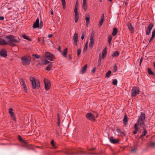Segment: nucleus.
I'll return each mask as SVG.
<instances>
[{
	"label": "nucleus",
	"mask_w": 155,
	"mask_h": 155,
	"mask_svg": "<svg viewBox=\"0 0 155 155\" xmlns=\"http://www.w3.org/2000/svg\"><path fill=\"white\" fill-rule=\"evenodd\" d=\"M51 144L53 148L56 149L58 148V146H56L54 143V141L53 139H52L51 142Z\"/></svg>",
	"instance_id": "393cba45"
},
{
	"label": "nucleus",
	"mask_w": 155,
	"mask_h": 155,
	"mask_svg": "<svg viewBox=\"0 0 155 155\" xmlns=\"http://www.w3.org/2000/svg\"><path fill=\"white\" fill-rule=\"evenodd\" d=\"M86 117L87 118L90 120L95 121V120L94 115L92 114L91 113H87L86 115Z\"/></svg>",
	"instance_id": "0eeeda50"
},
{
	"label": "nucleus",
	"mask_w": 155,
	"mask_h": 155,
	"mask_svg": "<svg viewBox=\"0 0 155 155\" xmlns=\"http://www.w3.org/2000/svg\"><path fill=\"white\" fill-rule=\"evenodd\" d=\"M138 125H139L140 127H142L144 123V120H139L138 119L137 121V123Z\"/></svg>",
	"instance_id": "cd10ccee"
},
{
	"label": "nucleus",
	"mask_w": 155,
	"mask_h": 155,
	"mask_svg": "<svg viewBox=\"0 0 155 155\" xmlns=\"http://www.w3.org/2000/svg\"><path fill=\"white\" fill-rule=\"evenodd\" d=\"M85 20L86 21V25L87 27H88V25L90 23V15H87V16H85Z\"/></svg>",
	"instance_id": "a211bd4d"
},
{
	"label": "nucleus",
	"mask_w": 155,
	"mask_h": 155,
	"mask_svg": "<svg viewBox=\"0 0 155 155\" xmlns=\"http://www.w3.org/2000/svg\"><path fill=\"white\" fill-rule=\"evenodd\" d=\"M150 147H155V142H152L150 143Z\"/></svg>",
	"instance_id": "de8ad7c7"
},
{
	"label": "nucleus",
	"mask_w": 155,
	"mask_h": 155,
	"mask_svg": "<svg viewBox=\"0 0 155 155\" xmlns=\"http://www.w3.org/2000/svg\"><path fill=\"white\" fill-rule=\"evenodd\" d=\"M45 56L48 60L51 61H53L54 58V56L53 54L47 51L45 52Z\"/></svg>",
	"instance_id": "423d86ee"
},
{
	"label": "nucleus",
	"mask_w": 155,
	"mask_h": 155,
	"mask_svg": "<svg viewBox=\"0 0 155 155\" xmlns=\"http://www.w3.org/2000/svg\"><path fill=\"white\" fill-rule=\"evenodd\" d=\"M32 56L37 59H38L40 58V56L37 54H33Z\"/></svg>",
	"instance_id": "c03bdc74"
},
{
	"label": "nucleus",
	"mask_w": 155,
	"mask_h": 155,
	"mask_svg": "<svg viewBox=\"0 0 155 155\" xmlns=\"http://www.w3.org/2000/svg\"><path fill=\"white\" fill-rule=\"evenodd\" d=\"M86 0H83V2L82 8L85 11H86L87 9V5H86Z\"/></svg>",
	"instance_id": "412c9836"
},
{
	"label": "nucleus",
	"mask_w": 155,
	"mask_h": 155,
	"mask_svg": "<svg viewBox=\"0 0 155 155\" xmlns=\"http://www.w3.org/2000/svg\"><path fill=\"white\" fill-rule=\"evenodd\" d=\"M155 38L154 37H152V36H151V38H150V39L149 40V42H150L151 41L153 40L154 38Z\"/></svg>",
	"instance_id": "e2e57ef3"
},
{
	"label": "nucleus",
	"mask_w": 155,
	"mask_h": 155,
	"mask_svg": "<svg viewBox=\"0 0 155 155\" xmlns=\"http://www.w3.org/2000/svg\"><path fill=\"white\" fill-rule=\"evenodd\" d=\"M18 140L24 143L25 144H27V142L25 141L24 140L22 139L20 135H18Z\"/></svg>",
	"instance_id": "473e14b6"
},
{
	"label": "nucleus",
	"mask_w": 155,
	"mask_h": 155,
	"mask_svg": "<svg viewBox=\"0 0 155 155\" xmlns=\"http://www.w3.org/2000/svg\"><path fill=\"white\" fill-rule=\"evenodd\" d=\"M8 42L9 45L11 47H15L16 46V45L15 43H13V42L8 41Z\"/></svg>",
	"instance_id": "4c0bfd02"
},
{
	"label": "nucleus",
	"mask_w": 155,
	"mask_h": 155,
	"mask_svg": "<svg viewBox=\"0 0 155 155\" xmlns=\"http://www.w3.org/2000/svg\"><path fill=\"white\" fill-rule=\"evenodd\" d=\"M61 1L62 2V5H64L65 4H66L65 0H61Z\"/></svg>",
	"instance_id": "603ef678"
},
{
	"label": "nucleus",
	"mask_w": 155,
	"mask_h": 155,
	"mask_svg": "<svg viewBox=\"0 0 155 155\" xmlns=\"http://www.w3.org/2000/svg\"><path fill=\"white\" fill-rule=\"evenodd\" d=\"M138 124L137 123H136L134 125V129L136 130H138L139 128L138 127Z\"/></svg>",
	"instance_id": "ea45409f"
},
{
	"label": "nucleus",
	"mask_w": 155,
	"mask_h": 155,
	"mask_svg": "<svg viewBox=\"0 0 155 155\" xmlns=\"http://www.w3.org/2000/svg\"><path fill=\"white\" fill-rule=\"evenodd\" d=\"M111 73V72L109 70L106 73L105 75V77L106 78H109L110 76V75Z\"/></svg>",
	"instance_id": "c9c22d12"
},
{
	"label": "nucleus",
	"mask_w": 155,
	"mask_h": 155,
	"mask_svg": "<svg viewBox=\"0 0 155 155\" xmlns=\"http://www.w3.org/2000/svg\"><path fill=\"white\" fill-rule=\"evenodd\" d=\"M127 25L128 27L129 30L131 31V33H133L134 32V28L132 27V25L131 24H127Z\"/></svg>",
	"instance_id": "4be33fe9"
},
{
	"label": "nucleus",
	"mask_w": 155,
	"mask_h": 155,
	"mask_svg": "<svg viewBox=\"0 0 155 155\" xmlns=\"http://www.w3.org/2000/svg\"><path fill=\"white\" fill-rule=\"evenodd\" d=\"M12 117V119L14 121H16V119L15 117V114L14 113H12V114H10Z\"/></svg>",
	"instance_id": "37998d69"
},
{
	"label": "nucleus",
	"mask_w": 155,
	"mask_h": 155,
	"mask_svg": "<svg viewBox=\"0 0 155 155\" xmlns=\"http://www.w3.org/2000/svg\"><path fill=\"white\" fill-rule=\"evenodd\" d=\"M138 130H134L133 131V133L134 134H135L137 133V131Z\"/></svg>",
	"instance_id": "338daca9"
},
{
	"label": "nucleus",
	"mask_w": 155,
	"mask_h": 155,
	"mask_svg": "<svg viewBox=\"0 0 155 155\" xmlns=\"http://www.w3.org/2000/svg\"><path fill=\"white\" fill-rule=\"evenodd\" d=\"M41 43L42 44H44V42H45V40H44V38H43L42 39H41Z\"/></svg>",
	"instance_id": "13d9d810"
},
{
	"label": "nucleus",
	"mask_w": 155,
	"mask_h": 155,
	"mask_svg": "<svg viewBox=\"0 0 155 155\" xmlns=\"http://www.w3.org/2000/svg\"><path fill=\"white\" fill-rule=\"evenodd\" d=\"M22 86H23V87L24 88V90L25 91H27V88L26 87V84L25 85H23Z\"/></svg>",
	"instance_id": "680f3d73"
},
{
	"label": "nucleus",
	"mask_w": 155,
	"mask_h": 155,
	"mask_svg": "<svg viewBox=\"0 0 155 155\" xmlns=\"http://www.w3.org/2000/svg\"><path fill=\"white\" fill-rule=\"evenodd\" d=\"M117 70V67L116 64H115L114 66L113 72H116Z\"/></svg>",
	"instance_id": "a18cd8bd"
},
{
	"label": "nucleus",
	"mask_w": 155,
	"mask_h": 155,
	"mask_svg": "<svg viewBox=\"0 0 155 155\" xmlns=\"http://www.w3.org/2000/svg\"><path fill=\"white\" fill-rule=\"evenodd\" d=\"M143 129H144V130L143 132H142V133L143 134L142 135H143L144 136H145L146 134H147V130H146V129L145 128L144 129L143 128Z\"/></svg>",
	"instance_id": "58836bf2"
},
{
	"label": "nucleus",
	"mask_w": 155,
	"mask_h": 155,
	"mask_svg": "<svg viewBox=\"0 0 155 155\" xmlns=\"http://www.w3.org/2000/svg\"><path fill=\"white\" fill-rule=\"evenodd\" d=\"M120 54L119 52L118 51H115L112 54V56L113 58L118 57Z\"/></svg>",
	"instance_id": "bb28decb"
},
{
	"label": "nucleus",
	"mask_w": 155,
	"mask_h": 155,
	"mask_svg": "<svg viewBox=\"0 0 155 155\" xmlns=\"http://www.w3.org/2000/svg\"><path fill=\"white\" fill-rule=\"evenodd\" d=\"M96 69V67L94 68L92 70L91 72L93 73H94L95 72Z\"/></svg>",
	"instance_id": "052dcab7"
},
{
	"label": "nucleus",
	"mask_w": 155,
	"mask_h": 155,
	"mask_svg": "<svg viewBox=\"0 0 155 155\" xmlns=\"http://www.w3.org/2000/svg\"><path fill=\"white\" fill-rule=\"evenodd\" d=\"M22 37L25 39L28 40L29 41H31V39L28 37L25 34H23L22 35Z\"/></svg>",
	"instance_id": "72a5a7b5"
},
{
	"label": "nucleus",
	"mask_w": 155,
	"mask_h": 155,
	"mask_svg": "<svg viewBox=\"0 0 155 155\" xmlns=\"http://www.w3.org/2000/svg\"><path fill=\"white\" fill-rule=\"evenodd\" d=\"M81 51V49H79L77 51L78 53V57H79Z\"/></svg>",
	"instance_id": "49530a36"
},
{
	"label": "nucleus",
	"mask_w": 155,
	"mask_h": 155,
	"mask_svg": "<svg viewBox=\"0 0 155 155\" xmlns=\"http://www.w3.org/2000/svg\"><path fill=\"white\" fill-rule=\"evenodd\" d=\"M21 63L23 65H29L30 63L31 58L29 57L24 56L21 58Z\"/></svg>",
	"instance_id": "20e7f679"
},
{
	"label": "nucleus",
	"mask_w": 155,
	"mask_h": 155,
	"mask_svg": "<svg viewBox=\"0 0 155 155\" xmlns=\"http://www.w3.org/2000/svg\"><path fill=\"white\" fill-rule=\"evenodd\" d=\"M110 142L113 144H116L119 143V140L118 139L114 138L113 137H111L109 138Z\"/></svg>",
	"instance_id": "f8f14e48"
},
{
	"label": "nucleus",
	"mask_w": 155,
	"mask_h": 155,
	"mask_svg": "<svg viewBox=\"0 0 155 155\" xmlns=\"http://www.w3.org/2000/svg\"><path fill=\"white\" fill-rule=\"evenodd\" d=\"M87 46L88 45H87V43H86L85 47H84L83 52H84V51H85L86 50H87Z\"/></svg>",
	"instance_id": "09e8293b"
},
{
	"label": "nucleus",
	"mask_w": 155,
	"mask_h": 155,
	"mask_svg": "<svg viewBox=\"0 0 155 155\" xmlns=\"http://www.w3.org/2000/svg\"><path fill=\"white\" fill-rule=\"evenodd\" d=\"M153 26V25L152 24H150L148 25L147 28V30L146 31V34L147 35H149L150 34Z\"/></svg>",
	"instance_id": "ddd939ff"
},
{
	"label": "nucleus",
	"mask_w": 155,
	"mask_h": 155,
	"mask_svg": "<svg viewBox=\"0 0 155 155\" xmlns=\"http://www.w3.org/2000/svg\"><path fill=\"white\" fill-rule=\"evenodd\" d=\"M57 117L58 121H60V115L59 113L57 114Z\"/></svg>",
	"instance_id": "6e6d98bb"
},
{
	"label": "nucleus",
	"mask_w": 155,
	"mask_h": 155,
	"mask_svg": "<svg viewBox=\"0 0 155 155\" xmlns=\"http://www.w3.org/2000/svg\"><path fill=\"white\" fill-rule=\"evenodd\" d=\"M140 90L138 88L136 87H134L132 89L131 96L132 97H135L137 95L139 94Z\"/></svg>",
	"instance_id": "39448f33"
},
{
	"label": "nucleus",
	"mask_w": 155,
	"mask_h": 155,
	"mask_svg": "<svg viewBox=\"0 0 155 155\" xmlns=\"http://www.w3.org/2000/svg\"><path fill=\"white\" fill-rule=\"evenodd\" d=\"M87 64H85L84 67L82 68L81 71L82 73H84L87 70Z\"/></svg>",
	"instance_id": "2f4dec72"
},
{
	"label": "nucleus",
	"mask_w": 155,
	"mask_h": 155,
	"mask_svg": "<svg viewBox=\"0 0 155 155\" xmlns=\"http://www.w3.org/2000/svg\"><path fill=\"white\" fill-rule=\"evenodd\" d=\"M12 111L13 109L12 108H10L9 110V114H12L13 113Z\"/></svg>",
	"instance_id": "3c124183"
},
{
	"label": "nucleus",
	"mask_w": 155,
	"mask_h": 155,
	"mask_svg": "<svg viewBox=\"0 0 155 155\" xmlns=\"http://www.w3.org/2000/svg\"><path fill=\"white\" fill-rule=\"evenodd\" d=\"M8 42L4 39H0V44L2 45H5L7 44Z\"/></svg>",
	"instance_id": "b1692460"
},
{
	"label": "nucleus",
	"mask_w": 155,
	"mask_h": 155,
	"mask_svg": "<svg viewBox=\"0 0 155 155\" xmlns=\"http://www.w3.org/2000/svg\"><path fill=\"white\" fill-rule=\"evenodd\" d=\"M146 118L145 114V113H141L139 119V120H144Z\"/></svg>",
	"instance_id": "f3484780"
},
{
	"label": "nucleus",
	"mask_w": 155,
	"mask_h": 155,
	"mask_svg": "<svg viewBox=\"0 0 155 155\" xmlns=\"http://www.w3.org/2000/svg\"><path fill=\"white\" fill-rule=\"evenodd\" d=\"M39 19L38 18H37L35 21L32 27L34 28H38L39 26Z\"/></svg>",
	"instance_id": "2eb2a0df"
},
{
	"label": "nucleus",
	"mask_w": 155,
	"mask_h": 155,
	"mask_svg": "<svg viewBox=\"0 0 155 155\" xmlns=\"http://www.w3.org/2000/svg\"><path fill=\"white\" fill-rule=\"evenodd\" d=\"M101 55L100 54L99 56L98 60V66L100 67L101 66Z\"/></svg>",
	"instance_id": "e433bc0d"
},
{
	"label": "nucleus",
	"mask_w": 155,
	"mask_h": 155,
	"mask_svg": "<svg viewBox=\"0 0 155 155\" xmlns=\"http://www.w3.org/2000/svg\"><path fill=\"white\" fill-rule=\"evenodd\" d=\"M44 82L45 85V88L46 90L49 89L51 87V83L47 79H45Z\"/></svg>",
	"instance_id": "1a4fd4ad"
},
{
	"label": "nucleus",
	"mask_w": 155,
	"mask_h": 155,
	"mask_svg": "<svg viewBox=\"0 0 155 155\" xmlns=\"http://www.w3.org/2000/svg\"><path fill=\"white\" fill-rule=\"evenodd\" d=\"M78 8L77 7H75L74 9V20L75 23H77L79 18V13L78 12Z\"/></svg>",
	"instance_id": "6e6552de"
},
{
	"label": "nucleus",
	"mask_w": 155,
	"mask_h": 155,
	"mask_svg": "<svg viewBox=\"0 0 155 155\" xmlns=\"http://www.w3.org/2000/svg\"><path fill=\"white\" fill-rule=\"evenodd\" d=\"M117 83V79H114L112 82V84L114 85H116Z\"/></svg>",
	"instance_id": "79ce46f5"
},
{
	"label": "nucleus",
	"mask_w": 155,
	"mask_h": 155,
	"mask_svg": "<svg viewBox=\"0 0 155 155\" xmlns=\"http://www.w3.org/2000/svg\"><path fill=\"white\" fill-rule=\"evenodd\" d=\"M30 81L31 82L32 87L33 89H35L37 88H39L40 87V82L38 80H36L35 78L30 77Z\"/></svg>",
	"instance_id": "f03ea898"
},
{
	"label": "nucleus",
	"mask_w": 155,
	"mask_h": 155,
	"mask_svg": "<svg viewBox=\"0 0 155 155\" xmlns=\"http://www.w3.org/2000/svg\"><path fill=\"white\" fill-rule=\"evenodd\" d=\"M43 22L42 20H41L40 23V28H41L42 26Z\"/></svg>",
	"instance_id": "0e129e2a"
},
{
	"label": "nucleus",
	"mask_w": 155,
	"mask_h": 155,
	"mask_svg": "<svg viewBox=\"0 0 155 155\" xmlns=\"http://www.w3.org/2000/svg\"><path fill=\"white\" fill-rule=\"evenodd\" d=\"M61 47L60 46H59L58 47V50L59 51H60V52H61Z\"/></svg>",
	"instance_id": "774afa93"
},
{
	"label": "nucleus",
	"mask_w": 155,
	"mask_h": 155,
	"mask_svg": "<svg viewBox=\"0 0 155 155\" xmlns=\"http://www.w3.org/2000/svg\"><path fill=\"white\" fill-rule=\"evenodd\" d=\"M94 35H93V36H90V41L89 43V47L90 48H92L94 45Z\"/></svg>",
	"instance_id": "4468645a"
},
{
	"label": "nucleus",
	"mask_w": 155,
	"mask_h": 155,
	"mask_svg": "<svg viewBox=\"0 0 155 155\" xmlns=\"http://www.w3.org/2000/svg\"><path fill=\"white\" fill-rule=\"evenodd\" d=\"M104 13H103L101 17V19L99 21V25L100 26H101L103 24V23L104 21Z\"/></svg>",
	"instance_id": "aec40b11"
},
{
	"label": "nucleus",
	"mask_w": 155,
	"mask_h": 155,
	"mask_svg": "<svg viewBox=\"0 0 155 155\" xmlns=\"http://www.w3.org/2000/svg\"><path fill=\"white\" fill-rule=\"evenodd\" d=\"M143 57H142L141 58H140V63H139V65L140 66H141V63L143 61Z\"/></svg>",
	"instance_id": "4d7b16f0"
},
{
	"label": "nucleus",
	"mask_w": 155,
	"mask_h": 155,
	"mask_svg": "<svg viewBox=\"0 0 155 155\" xmlns=\"http://www.w3.org/2000/svg\"><path fill=\"white\" fill-rule=\"evenodd\" d=\"M74 41H78V34L75 33L73 37Z\"/></svg>",
	"instance_id": "f704fd0d"
},
{
	"label": "nucleus",
	"mask_w": 155,
	"mask_h": 155,
	"mask_svg": "<svg viewBox=\"0 0 155 155\" xmlns=\"http://www.w3.org/2000/svg\"><path fill=\"white\" fill-rule=\"evenodd\" d=\"M21 82L22 84V86L25 85V82L23 79H21Z\"/></svg>",
	"instance_id": "5fc2aeb1"
},
{
	"label": "nucleus",
	"mask_w": 155,
	"mask_h": 155,
	"mask_svg": "<svg viewBox=\"0 0 155 155\" xmlns=\"http://www.w3.org/2000/svg\"><path fill=\"white\" fill-rule=\"evenodd\" d=\"M147 71L149 75H152L155 76V73H153L151 70V69L150 68H147Z\"/></svg>",
	"instance_id": "c85d7f7f"
},
{
	"label": "nucleus",
	"mask_w": 155,
	"mask_h": 155,
	"mask_svg": "<svg viewBox=\"0 0 155 155\" xmlns=\"http://www.w3.org/2000/svg\"><path fill=\"white\" fill-rule=\"evenodd\" d=\"M112 39V37L111 36H109L108 38V42L109 45H110L111 43V42Z\"/></svg>",
	"instance_id": "a19ab883"
},
{
	"label": "nucleus",
	"mask_w": 155,
	"mask_h": 155,
	"mask_svg": "<svg viewBox=\"0 0 155 155\" xmlns=\"http://www.w3.org/2000/svg\"><path fill=\"white\" fill-rule=\"evenodd\" d=\"M107 47H105L102 52V58L103 59L104 58L107 54Z\"/></svg>",
	"instance_id": "dca6fc26"
},
{
	"label": "nucleus",
	"mask_w": 155,
	"mask_h": 155,
	"mask_svg": "<svg viewBox=\"0 0 155 155\" xmlns=\"http://www.w3.org/2000/svg\"><path fill=\"white\" fill-rule=\"evenodd\" d=\"M58 126V127H60L61 126V121H58L57 122Z\"/></svg>",
	"instance_id": "bf43d9fd"
},
{
	"label": "nucleus",
	"mask_w": 155,
	"mask_h": 155,
	"mask_svg": "<svg viewBox=\"0 0 155 155\" xmlns=\"http://www.w3.org/2000/svg\"><path fill=\"white\" fill-rule=\"evenodd\" d=\"M68 53V49L67 48H66L64 49L63 52L62 53L63 56L65 57H66L67 54Z\"/></svg>",
	"instance_id": "c756f323"
},
{
	"label": "nucleus",
	"mask_w": 155,
	"mask_h": 155,
	"mask_svg": "<svg viewBox=\"0 0 155 155\" xmlns=\"http://www.w3.org/2000/svg\"><path fill=\"white\" fill-rule=\"evenodd\" d=\"M95 149H96V148H95L92 147L91 148L88 149V150L89 151H93V150H95Z\"/></svg>",
	"instance_id": "864d4df0"
},
{
	"label": "nucleus",
	"mask_w": 155,
	"mask_h": 155,
	"mask_svg": "<svg viewBox=\"0 0 155 155\" xmlns=\"http://www.w3.org/2000/svg\"><path fill=\"white\" fill-rule=\"evenodd\" d=\"M0 56L1 57L6 58L7 56V52L5 49H2L0 51Z\"/></svg>",
	"instance_id": "9b49d317"
},
{
	"label": "nucleus",
	"mask_w": 155,
	"mask_h": 155,
	"mask_svg": "<svg viewBox=\"0 0 155 155\" xmlns=\"http://www.w3.org/2000/svg\"><path fill=\"white\" fill-rule=\"evenodd\" d=\"M6 38L8 39V41L18 43L20 42V39L18 37L10 35L7 36Z\"/></svg>",
	"instance_id": "7ed1b4c3"
},
{
	"label": "nucleus",
	"mask_w": 155,
	"mask_h": 155,
	"mask_svg": "<svg viewBox=\"0 0 155 155\" xmlns=\"http://www.w3.org/2000/svg\"><path fill=\"white\" fill-rule=\"evenodd\" d=\"M128 122L127 117L126 114H125L123 119V123L124 125L126 126Z\"/></svg>",
	"instance_id": "6ab92c4d"
},
{
	"label": "nucleus",
	"mask_w": 155,
	"mask_h": 155,
	"mask_svg": "<svg viewBox=\"0 0 155 155\" xmlns=\"http://www.w3.org/2000/svg\"><path fill=\"white\" fill-rule=\"evenodd\" d=\"M152 36L155 37V29H154L152 31Z\"/></svg>",
	"instance_id": "8fccbe9b"
},
{
	"label": "nucleus",
	"mask_w": 155,
	"mask_h": 155,
	"mask_svg": "<svg viewBox=\"0 0 155 155\" xmlns=\"http://www.w3.org/2000/svg\"><path fill=\"white\" fill-rule=\"evenodd\" d=\"M46 68V70L47 71H50L51 70L52 67H53L52 63L51 62Z\"/></svg>",
	"instance_id": "a878e982"
},
{
	"label": "nucleus",
	"mask_w": 155,
	"mask_h": 155,
	"mask_svg": "<svg viewBox=\"0 0 155 155\" xmlns=\"http://www.w3.org/2000/svg\"><path fill=\"white\" fill-rule=\"evenodd\" d=\"M116 130L117 133H120L121 134H122L123 136H125V133L122 132L120 129L117 128Z\"/></svg>",
	"instance_id": "7c9ffc66"
},
{
	"label": "nucleus",
	"mask_w": 155,
	"mask_h": 155,
	"mask_svg": "<svg viewBox=\"0 0 155 155\" xmlns=\"http://www.w3.org/2000/svg\"><path fill=\"white\" fill-rule=\"evenodd\" d=\"M98 153H89V154L91 155H97Z\"/></svg>",
	"instance_id": "69168bd1"
},
{
	"label": "nucleus",
	"mask_w": 155,
	"mask_h": 155,
	"mask_svg": "<svg viewBox=\"0 0 155 155\" xmlns=\"http://www.w3.org/2000/svg\"><path fill=\"white\" fill-rule=\"evenodd\" d=\"M118 30L116 28L114 27L113 28V30L112 32V35L113 36H115L117 34Z\"/></svg>",
	"instance_id": "5701e85b"
},
{
	"label": "nucleus",
	"mask_w": 155,
	"mask_h": 155,
	"mask_svg": "<svg viewBox=\"0 0 155 155\" xmlns=\"http://www.w3.org/2000/svg\"><path fill=\"white\" fill-rule=\"evenodd\" d=\"M50 63V62L48 61L45 58H42V62H40L38 61V64L41 65H46Z\"/></svg>",
	"instance_id": "9d476101"
},
{
	"label": "nucleus",
	"mask_w": 155,
	"mask_h": 155,
	"mask_svg": "<svg viewBox=\"0 0 155 155\" xmlns=\"http://www.w3.org/2000/svg\"><path fill=\"white\" fill-rule=\"evenodd\" d=\"M83 149L82 148L78 147L76 149L72 148L70 149H67L64 153L68 155H73L77 154L78 155H87L88 154L86 152L82 150Z\"/></svg>",
	"instance_id": "f257e3e1"
}]
</instances>
